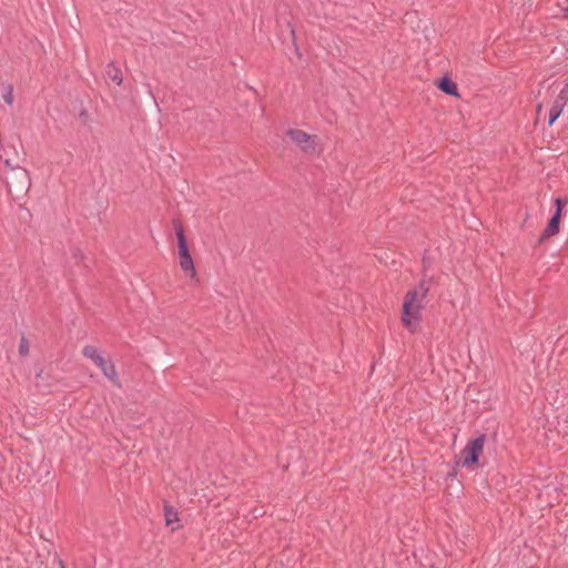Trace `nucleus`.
<instances>
[{"label":"nucleus","instance_id":"obj_1","mask_svg":"<svg viewBox=\"0 0 568 568\" xmlns=\"http://www.w3.org/2000/svg\"><path fill=\"white\" fill-rule=\"evenodd\" d=\"M432 278H423L418 285L409 290L403 303L402 323L410 333H415L422 321V311L429 293Z\"/></svg>","mask_w":568,"mask_h":568},{"label":"nucleus","instance_id":"obj_2","mask_svg":"<svg viewBox=\"0 0 568 568\" xmlns=\"http://www.w3.org/2000/svg\"><path fill=\"white\" fill-rule=\"evenodd\" d=\"M4 163L9 168L6 174L8 191L12 197L19 200L28 193L31 186L30 174L24 168L12 164L9 158L4 159Z\"/></svg>","mask_w":568,"mask_h":568},{"label":"nucleus","instance_id":"obj_3","mask_svg":"<svg viewBox=\"0 0 568 568\" xmlns=\"http://www.w3.org/2000/svg\"><path fill=\"white\" fill-rule=\"evenodd\" d=\"M82 354L84 357L91 359L101 369L102 374L113 383V385L118 387L121 386L114 364L111 361L105 359L95 346H84Z\"/></svg>","mask_w":568,"mask_h":568},{"label":"nucleus","instance_id":"obj_4","mask_svg":"<svg viewBox=\"0 0 568 568\" xmlns=\"http://www.w3.org/2000/svg\"><path fill=\"white\" fill-rule=\"evenodd\" d=\"M486 436L480 435L467 443L460 452L462 465L470 468L478 463L479 456L483 454Z\"/></svg>","mask_w":568,"mask_h":568},{"label":"nucleus","instance_id":"obj_5","mask_svg":"<svg viewBox=\"0 0 568 568\" xmlns=\"http://www.w3.org/2000/svg\"><path fill=\"white\" fill-rule=\"evenodd\" d=\"M290 140L306 154H314L317 146V136L300 129H290L286 132Z\"/></svg>","mask_w":568,"mask_h":568},{"label":"nucleus","instance_id":"obj_6","mask_svg":"<svg viewBox=\"0 0 568 568\" xmlns=\"http://www.w3.org/2000/svg\"><path fill=\"white\" fill-rule=\"evenodd\" d=\"M174 229L178 239L179 258L190 256L189 246L186 243L184 230L181 224L174 223Z\"/></svg>","mask_w":568,"mask_h":568},{"label":"nucleus","instance_id":"obj_7","mask_svg":"<svg viewBox=\"0 0 568 568\" xmlns=\"http://www.w3.org/2000/svg\"><path fill=\"white\" fill-rule=\"evenodd\" d=\"M559 222H560V209L556 210L555 214L549 220L547 226L544 230L542 239L544 237H551L556 235L559 232Z\"/></svg>","mask_w":568,"mask_h":568},{"label":"nucleus","instance_id":"obj_8","mask_svg":"<svg viewBox=\"0 0 568 568\" xmlns=\"http://www.w3.org/2000/svg\"><path fill=\"white\" fill-rule=\"evenodd\" d=\"M105 73H106V78L110 81L114 82L116 85L122 84V82H123L122 72H121L120 68L114 62H111L106 65Z\"/></svg>","mask_w":568,"mask_h":568},{"label":"nucleus","instance_id":"obj_9","mask_svg":"<svg viewBox=\"0 0 568 568\" xmlns=\"http://www.w3.org/2000/svg\"><path fill=\"white\" fill-rule=\"evenodd\" d=\"M566 103L564 101H560L559 98H556V100L552 103V106L549 110V119L548 124L552 125L555 121L559 118L561 114Z\"/></svg>","mask_w":568,"mask_h":568},{"label":"nucleus","instance_id":"obj_10","mask_svg":"<svg viewBox=\"0 0 568 568\" xmlns=\"http://www.w3.org/2000/svg\"><path fill=\"white\" fill-rule=\"evenodd\" d=\"M438 88L452 97L458 95V90H457L456 83L446 77L440 79V81L438 83Z\"/></svg>","mask_w":568,"mask_h":568},{"label":"nucleus","instance_id":"obj_11","mask_svg":"<svg viewBox=\"0 0 568 568\" xmlns=\"http://www.w3.org/2000/svg\"><path fill=\"white\" fill-rule=\"evenodd\" d=\"M180 267L183 272L190 273L191 277H194L196 275V271L194 267V262L192 256H186L179 258Z\"/></svg>","mask_w":568,"mask_h":568},{"label":"nucleus","instance_id":"obj_12","mask_svg":"<svg viewBox=\"0 0 568 568\" xmlns=\"http://www.w3.org/2000/svg\"><path fill=\"white\" fill-rule=\"evenodd\" d=\"M164 516L168 526H171L173 523L179 521L178 511L171 506H164Z\"/></svg>","mask_w":568,"mask_h":568},{"label":"nucleus","instance_id":"obj_13","mask_svg":"<svg viewBox=\"0 0 568 568\" xmlns=\"http://www.w3.org/2000/svg\"><path fill=\"white\" fill-rule=\"evenodd\" d=\"M3 100L9 105L13 104V88H12V85L8 84L4 88Z\"/></svg>","mask_w":568,"mask_h":568},{"label":"nucleus","instance_id":"obj_14","mask_svg":"<svg viewBox=\"0 0 568 568\" xmlns=\"http://www.w3.org/2000/svg\"><path fill=\"white\" fill-rule=\"evenodd\" d=\"M29 353V343H28V339L23 336L20 341V345H19V354L21 356H27Z\"/></svg>","mask_w":568,"mask_h":568},{"label":"nucleus","instance_id":"obj_15","mask_svg":"<svg viewBox=\"0 0 568 568\" xmlns=\"http://www.w3.org/2000/svg\"><path fill=\"white\" fill-rule=\"evenodd\" d=\"M560 99V101H564L565 103H567L568 101V82L565 84V87L560 90L558 97Z\"/></svg>","mask_w":568,"mask_h":568},{"label":"nucleus","instance_id":"obj_16","mask_svg":"<svg viewBox=\"0 0 568 568\" xmlns=\"http://www.w3.org/2000/svg\"><path fill=\"white\" fill-rule=\"evenodd\" d=\"M565 203H566V201H562L561 199L557 197L555 200L556 210L560 209V212H561L562 211V206H564Z\"/></svg>","mask_w":568,"mask_h":568},{"label":"nucleus","instance_id":"obj_17","mask_svg":"<svg viewBox=\"0 0 568 568\" xmlns=\"http://www.w3.org/2000/svg\"><path fill=\"white\" fill-rule=\"evenodd\" d=\"M59 567H60V568H67V567H65V565H64V562H63L62 560H60V561H59Z\"/></svg>","mask_w":568,"mask_h":568},{"label":"nucleus","instance_id":"obj_18","mask_svg":"<svg viewBox=\"0 0 568 568\" xmlns=\"http://www.w3.org/2000/svg\"><path fill=\"white\" fill-rule=\"evenodd\" d=\"M541 108H542V105L539 103V104L537 105V112H538V113L541 111Z\"/></svg>","mask_w":568,"mask_h":568}]
</instances>
